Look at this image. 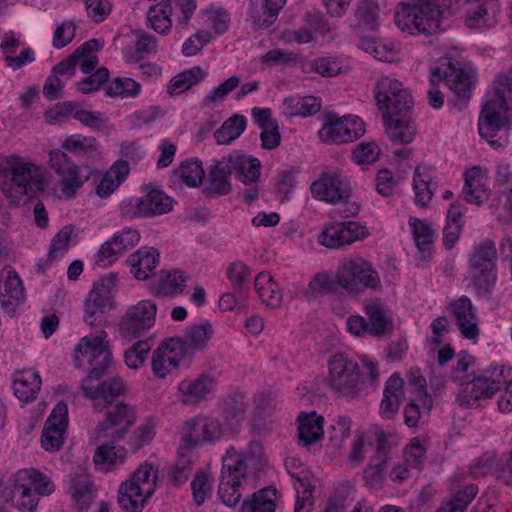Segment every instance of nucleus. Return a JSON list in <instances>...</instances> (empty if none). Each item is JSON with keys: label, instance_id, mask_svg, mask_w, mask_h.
<instances>
[{"label": "nucleus", "instance_id": "nucleus-21", "mask_svg": "<svg viewBox=\"0 0 512 512\" xmlns=\"http://www.w3.org/2000/svg\"><path fill=\"white\" fill-rule=\"evenodd\" d=\"M444 80L449 89L462 100L470 98L472 90V76L461 67L448 61L442 67L436 68L431 74V82L435 84Z\"/></svg>", "mask_w": 512, "mask_h": 512}, {"label": "nucleus", "instance_id": "nucleus-60", "mask_svg": "<svg viewBox=\"0 0 512 512\" xmlns=\"http://www.w3.org/2000/svg\"><path fill=\"white\" fill-rule=\"evenodd\" d=\"M351 424V418L348 416H338L333 420L329 437L335 447L341 448L343 442L350 436Z\"/></svg>", "mask_w": 512, "mask_h": 512}, {"label": "nucleus", "instance_id": "nucleus-20", "mask_svg": "<svg viewBox=\"0 0 512 512\" xmlns=\"http://www.w3.org/2000/svg\"><path fill=\"white\" fill-rule=\"evenodd\" d=\"M376 453L363 469L362 477L365 484L371 488L382 487L386 480V470L391 459L392 446L388 434L378 431L375 436Z\"/></svg>", "mask_w": 512, "mask_h": 512}, {"label": "nucleus", "instance_id": "nucleus-26", "mask_svg": "<svg viewBox=\"0 0 512 512\" xmlns=\"http://www.w3.org/2000/svg\"><path fill=\"white\" fill-rule=\"evenodd\" d=\"M487 177L480 167H473L465 172L463 199L470 204L481 205L489 199L490 190L486 185Z\"/></svg>", "mask_w": 512, "mask_h": 512}, {"label": "nucleus", "instance_id": "nucleus-30", "mask_svg": "<svg viewBox=\"0 0 512 512\" xmlns=\"http://www.w3.org/2000/svg\"><path fill=\"white\" fill-rule=\"evenodd\" d=\"M286 0H251L250 18L255 29L271 26L277 19Z\"/></svg>", "mask_w": 512, "mask_h": 512}, {"label": "nucleus", "instance_id": "nucleus-34", "mask_svg": "<svg viewBox=\"0 0 512 512\" xmlns=\"http://www.w3.org/2000/svg\"><path fill=\"white\" fill-rule=\"evenodd\" d=\"M228 159L232 171L244 184L254 183L259 179L261 168L259 159L238 153L229 155Z\"/></svg>", "mask_w": 512, "mask_h": 512}, {"label": "nucleus", "instance_id": "nucleus-42", "mask_svg": "<svg viewBox=\"0 0 512 512\" xmlns=\"http://www.w3.org/2000/svg\"><path fill=\"white\" fill-rule=\"evenodd\" d=\"M186 278L182 271L161 272L155 283L152 284V290L158 295H174L181 293L184 289Z\"/></svg>", "mask_w": 512, "mask_h": 512}, {"label": "nucleus", "instance_id": "nucleus-63", "mask_svg": "<svg viewBox=\"0 0 512 512\" xmlns=\"http://www.w3.org/2000/svg\"><path fill=\"white\" fill-rule=\"evenodd\" d=\"M367 445H371L369 439L363 433H356L348 454V462L351 467L359 466L364 462L366 458L365 447Z\"/></svg>", "mask_w": 512, "mask_h": 512}, {"label": "nucleus", "instance_id": "nucleus-37", "mask_svg": "<svg viewBox=\"0 0 512 512\" xmlns=\"http://www.w3.org/2000/svg\"><path fill=\"white\" fill-rule=\"evenodd\" d=\"M129 171L130 167L127 161H116L98 184L96 188L97 195L103 199L109 197L125 180Z\"/></svg>", "mask_w": 512, "mask_h": 512}, {"label": "nucleus", "instance_id": "nucleus-51", "mask_svg": "<svg viewBox=\"0 0 512 512\" xmlns=\"http://www.w3.org/2000/svg\"><path fill=\"white\" fill-rule=\"evenodd\" d=\"M246 119L242 115H234L227 119L214 133L218 144H229L237 139L245 130Z\"/></svg>", "mask_w": 512, "mask_h": 512}, {"label": "nucleus", "instance_id": "nucleus-8", "mask_svg": "<svg viewBox=\"0 0 512 512\" xmlns=\"http://www.w3.org/2000/svg\"><path fill=\"white\" fill-rule=\"evenodd\" d=\"M246 457L234 447L222 458V471L217 495L227 507L236 506L242 496L240 488L247 482Z\"/></svg>", "mask_w": 512, "mask_h": 512}, {"label": "nucleus", "instance_id": "nucleus-28", "mask_svg": "<svg viewBox=\"0 0 512 512\" xmlns=\"http://www.w3.org/2000/svg\"><path fill=\"white\" fill-rule=\"evenodd\" d=\"M451 309L461 334L467 339H476L479 335V327L470 299L462 296L452 303Z\"/></svg>", "mask_w": 512, "mask_h": 512}, {"label": "nucleus", "instance_id": "nucleus-64", "mask_svg": "<svg viewBox=\"0 0 512 512\" xmlns=\"http://www.w3.org/2000/svg\"><path fill=\"white\" fill-rule=\"evenodd\" d=\"M495 99L504 100L512 104V70L506 74L499 75L494 81Z\"/></svg>", "mask_w": 512, "mask_h": 512}, {"label": "nucleus", "instance_id": "nucleus-50", "mask_svg": "<svg viewBox=\"0 0 512 512\" xmlns=\"http://www.w3.org/2000/svg\"><path fill=\"white\" fill-rule=\"evenodd\" d=\"M157 39L148 33L137 34V39L133 46H127L124 50V56L128 62L137 61L143 57V54H153L157 52Z\"/></svg>", "mask_w": 512, "mask_h": 512}, {"label": "nucleus", "instance_id": "nucleus-18", "mask_svg": "<svg viewBox=\"0 0 512 512\" xmlns=\"http://www.w3.org/2000/svg\"><path fill=\"white\" fill-rule=\"evenodd\" d=\"M222 434L221 421L206 414H198L183 425V439L189 447L215 442L221 438Z\"/></svg>", "mask_w": 512, "mask_h": 512}, {"label": "nucleus", "instance_id": "nucleus-52", "mask_svg": "<svg viewBox=\"0 0 512 512\" xmlns=\"http://www.w3.org/2000/svg\"><path fill=\"white\" fill-rule=\"evenodd\" d=\"M465 25L469 29H482L493 25L487 11L486 2L473 1L472 4L466 0Z\"/></svg>", "mask_w": 512, "mask_h": 512}, {"label": "nucleus", "instance_id": "nucleus-3", "mask_svg": "<svg viewBox=\"0 0 512 512\" xmlns=\"http://www.w3.org/2000/svg\"><path fill=\"white\" fill-rule=\"evenodd\" d=\"M2 166L0 170L11 175V180L3 183L2 191L12 204H19L25 196L43 190L44 173L35 163L11 155L4 158Z\"/></svg>", "mask_w": 512, "mask_h": 512}, {"label": "nucleus", "instance_id": "nucleus-40", "mask_svg": "<svg viewBox=\"0 0 512 512\" xmlns=\"http://www.w3.org/2000/svg\"><path fill=\"white\" fill-rule=\"evenodd\" d=\"M409 225L419 252L424 258L430 256L436 239V231L432 226L418 218H410Z\"/></svg>", "mask_w": 512, "mask_h": 512}, {"label": "nucleus", "instance_id": "nucleus-17", "mask_svg": "<svg viewBox=\"0 0 512 512\" xmlns=\"http://www.w3.org/2000/svg\"><path fill=\"white\" fill-rule=\"evenodd\" d=\"M366 225L356 221L332 222L324 225L318 242L331 249H337L363 240L369 236Z\"/></svg>", "mask_w": 512, "mask_h": 512}, {"label": "nucleus", "instance_id": "nucleus-23", "mask_svg": "<svg viewBox=\"0 0 512 512\" xmlns=\"http://www.w3.org/2000/svg\"><path fill=\"white\" fill-rule=\"evenodd\" d=\"M216 387V380L208 374L184 379L177 387L179 401L187 406H196L206 401Z\"/></svg>", "mask_w": 512, "mask_h": 512}, {"label": "nucleus", "instance_id": "nucleus-11", "mask_svg": "<svg viewBox=\"0 0 512 512\" xmlns=\"http://www.w3.org/2000/svg\"><path fill=\"white\" fill-rule=\"evenodd\" d=\"M375 98L383 117L408 113L413 107V98L403 83L388 76L381 77L375 86Z\"/></svg>", "mask_w": 512, "mask_h": 512}, {"label": "nucleus", "instance_id": "nucleus-39", "mask_svg": "<svg viewBox=\"0 0 512 512\" xmlns=\"http://www.w3.org/2000/svg\"><path fill=\"white\" fill-rule=\"evenodd\" d=\"M207 76V72L199 66H194L177 75H175L167 86V94L169 96L180 95L194 85L200 83Z\"/></svg>", "mask_w": 512, "mask_h": 512}, {"label": "nucleus", "instance_id": "nucleus-43", "mask_svg": "<svg viewBox=\"0 0 512 512\" xmlns=\"http://www.w3.org/2000/svg\"><path fill=\"white\" fill-rule=\"evenodd\" d=\"M449 378L460 386L470 385L475 379V359L467 353H459L452 365Z\"/></svg>", "mask_w": 512, "mask_h": 512}, {"label": "nucleus", "instance_id": "nucleus-32", "mask_svg": "<svg viewBox=\"0 0 512 512\" xmlns=\"http://www.w3.org/2000/svg\"><path fill=\"white\" fill-rule=\"evenodd\" d=\"M41 383V377L37 371L32 369L20 371L14 378V394L22 402H32L37 397Z\"/></svg>", "mask_w": 512, "mask_h": 512}, {"label": "nucleus", "instance_id": "nucleus-2", "mask_svg": "<svg viewBox=\"0 0 512 512\" xmlns=\"http://www.w3.org/2000/svg\"><path fill=\"white\" fill-rule=\"evenodd\" d=\"M363 371L358 362L346 353L332 354L327 362V385L336 394L355 399L360 396L365 383L374 385L379 380L377 363L367 356H361Z\"/></svg>", "mask_w": 512, "mask_h": 512}, {"label": "nucleus", "instance_id": "nucleus-47", "mask_svg": "<svg viewBox=\"0 0 512 512\" xmlns=\"http://www.w3.org/2000/svg\"><path fill=\"white\" fill-rule=\"evenodd\" d=\"M171 13L172 7H170V4L165 2V0H161L148 10L147 20L149 26L160 34L170 31L172 27Z\"/></svg>", "mask_w": 512, "mask_h": 512}, {"label": "nucleus", "instance_id": "nucleus-36", "mask_svg": "<svg viewBox=\"0 0 512 512\" xmlns=\"http://www.w3.org/2000/svg\"><path fill=\"white\" fill-rule=\"evenodd\" d=\"M278 503L276 488L269 486L254 492L244 500L241 512H275Z\"/></svg>", "mask_w": 512, "mask_h": 512}, {"label": "nucleus", "instance_id": "nucleus-12", "mask_svg": "<svg viewBox=\"0 0 512 512\" xmlns=\"http://www.w3.org/2000/svg\"><path fill=\"white\" fill-rule=\"evenodd\" d=\"M364 133L365 124L358 116L340 117L335 113H326L318 135L323 143L344 144L359 139Z\"/></svg>", "mask_w": 512, "mask_h": 512}, {"label": "nucleus", "instance_id": "nucleus-44", "mask_svg": "<svg viewBox=\"0 0 512 512\" xmlns=\"http://www.w3.org/2000/svg\"><path fill=\"white\" fill-rule=\"evenodd\" d=\"M61 147L70 153L86 158H93L98 154V143L96 139L81 134L68 136L62 142Z\"/></svg>", "mask_w": 512, "mask_h": 512}, {"label": "nucleus", "instance_id": "nucleus-16", "mask_svg": "<svg viewBox=\"0 0 512 512\" xmlns=\"http://www.w3.org/2000/svg\"><path fill=\"white\" fill-rule=\"evenodd\" d=\"M511 110L512 104L503 99L492 98L483 106L478 122L479 133L491 145L501 146V143L493 138L498 131L507 128Z\"/></svg>", "mask_w": 512, "mask_h": 512}, {"label": "nucleus", "instance_id": "nucleus-7", "mask_svg": "<svg viewBox=\"0 0 512 512\" xmlns=\"http://www.w3.org/2000/svg\"><path fill=\"white\" fill-rule=\"evenodd\" d=\"M335 279L351 295H358L364 289H382L379 273L370 261L360 256L344 259L336 271Z\"/></svg>", "mask_w": 512, "mask_h": 512}, {"label": "nucleus", "instance_id": "nucleus-35", "mask_svg": "<svg viewBox=\"0 0 512 512\" xmlns=\"http://www.w3.org/2000/svg\"><path fill=\"white\" fill-rule=\"evenodd\" d=\"M298 437L301 444L309 446L322 439L324 434L323 417L315 412L299 415Z\"/></svg>", "mask_w": 512, "mask_h": 512}, {"label": "nucleus", "instance_id": "nucleus-55", "mask_svg": "<svg viewBox=\"0 0 512 512\" xmlns=\"http://www.w3.org/2000/svg\"><path fill=\"white\" fill-rule=\"evenodd\" d=\"M477 493L478 487L475 484L465 485L455 491L452 498L443 506L448 512H464Z\"/></svg>", "mask_w": 512, "mask_h": 512}, {"label": "nucleus", "instance_id": "nucleus-29", "mask_svg": "<svg viewBox=\"0 0 512 512\" xmlns=\"http://www.w3.org/2000/svg\"><path fill=\"white\" fill-rule=\"evenodd\" d=\"M160 255L155 248H141L127 259L130 272L140 281H146L155 275Z\"/></svg>", "mask_w": 512, "mask_h": 512}, {"label": "nucleus", "instance_id": "nucleus-6", "mask_svg": "<svg viewBox=\"0 0 512 512\" xmlns=\"http://www.w3.org/2000/svg\"><path fill=\"white\" fill-rule=\"evenodd\" d=\"M158 470L145 462L120 484L118 503L126 512H141L156 488Z\"/></svg>", "mask_w": 512, "mask_h": 512}, {"label": "nucleus", "instance_id": "nucleus-25", "mask_svg": "<svg viewBox=\"0 0 512 512\" xmlns=\"http://www.w3.org/2000/svg\"><path fill=\"white\" fill-rule=\"evenodd\" d=\"M25 298V289L17 272L5 268L0 277V303L2 308L13 310Z\"/></svg>", "mask_w": 512, "mask_h": 512}, {"label": "nucleus", "instance_id": "nucleus-13", "mask_svg": "<svg viewBox=\"0 0 512 512\" xmlns=\"http://www.w3.org/2000/svg\"><path fill=\"white\" fill-rule=\"evenodd\" d=\"M48 162L51 170L61 178V192L68 198L73 197L75 192L89 179V167L75 164L61 149L51 150Z\"/></svg>", "mask_w": 512, "mask_h": 512}, {"label": "nucleus", "instance_id": "nucleus-41", "mask_svg": "<svg viewBox=\"0 0 512 512\" xmlns=\"http://www.w3.org/2000/svg\"><path fill=\"white\" fill-rule=\"evenodd\" d=\"M254 287L260 299L268 306L277 308L282 302V294L279 291L278 284L274 282L268 272H261L257 275Z\"/></svg>", "mask_w": 512, "mask_h": 512}, {"label": "nucleus", "instance_id": "nucleus-57", "mask_svg": "<svg viewBox=\"0 0 512 512\" xmlns=\"http://www.w3.org/2000/svg\"><path fill=\"white\" fill-rule=\"evenodd\" d=\"M150 340H141L125 352V363L129 368L138 369L143 366L151 350Z\"/></svg>", "mask_w": 512, "mask_h": 512}, {"label": "nucleus", "instance_id": "nucleus-4", "mask_svg": "<svg viewBox=\"0 0 512 512\" xmlns=\"http://www.w3.org/2000/svg\"><path fill=\"white\" fill-rule=\"evenodd\" d=\"M440 5L438 0H416L408 3L396 12L395 22L402 31L412 35L436 34L440 31L442 17L446 12Z\"/></svg>", "mask_w": 512, "mask_h": 512}, {"label": "nucleus", "instance_id": "nucleus-62", "mask_svg": "<svg viewBox=\"0 0 512 512\" xmlns=\"http://www.w3.org/2000/svg\"><path fill=\"white\" fill-rule=\"evenodd\" d=\"M241 80L237 76H231L223 83L215 87L209 94H207L203 99L204 106H210L211 104H215L224 100V98L236 89Z\"/></svg>", "mask_w": 512, "mask_h": 512}, {"label": "nucleus", "instance_id": "nucleus-10", "mask_svg": "<svg viewBox=\"0 0 512 512\" xmlns=\"http://www.w3.org/2000/svg\"><path fill=\"white\" fill-rule=\"evenodd\" d=\"M312 195L324 202L343 204V210H333L334 215L348 218L356 215L360 208L355 202H349L350 189L346 181L337 172H322L310 187Z\"/></svg>", "mask_w": 512, "mask_h": 512}, {"label": "nucleus", "instance_id": "nucleus-45", "mask_svg": "<svg viewBox=\"0 0 512 512\" xmlns=\"http://www.w3.org/2000/svg\"><path fill=\"white\" fill-rule=\"evenodd\" d=\"M284 105L288 115L307 117L320 111L321 100L314 96H293L285 98Z\"/></svg>", "mask_w": 512, "mask_h": 512}, {"label": "nucleus", "instance_id": "nucleus-53", "mask_svg": "<svg viewBox=\"0 0 512 512\" xmlns=\"http://www.w3.org/2000/svg\"><path fill=\"white\" fill-rule=\"evenodd\" d=\"M175 174L190 187L199 186L205 176L202 163L199 160H187L175 170Z\"/></svg>", "mask_w": 512, "mask_h": 512}, {"label": "nucleus", "instance_id": "nucleus-9", "mask_svg": "<svg viewBox=\"0 0 512 512\" xmlns=\"http://www.w3.org/2000/svg\"><path fill=\"white\" fill-rule=\"evenodd\" d=\"M497 250L490 239L475 244L469 259L473 285L478 296L489 297L497 280Z\"/></svg>", "mask_w": 512, "mask_h": 512}, {"label": "nucleus", "instance_id": "nucleus-22", "mask_svg": "<svg viewBox=\"0 0 512 512\" xmlns=\"http://www.w3.org/2000/svg\"><path fill=\"white\" fill-rule=\"evenodd\" d=\"M137 418L134 406L120 402L106 412V422L99 427L101 431H105L104 436L119 440L135 424Z\"/></svg>", "mask_w": 512, "mask_h": 512}, {"label": "nucleus", "instance_id": "nucleus-46", "mask_svg": "<svg viewBox=\"0 0 512 512\" xmlns=\"http://www.w3.org/2000/svg\"><path fill=\"white\" fill-rule=\"evenodd\" d=\"M431 185L430 170L426 167L417 166L413 176V189L417 205L425 207L431 201L433 197Z\"/></svg>", "mask_w": 512, "mask_h": 512}, {"label": "nucleus", "instance_id": "nucleus-31", "mask_svg": "<svg viewBox=\"0 0 512 512\" xmlns=\"http://www.w3.org/2000/svg\"><path fill=\"white\" fill-rule=\"evenodd\" d=\"M386 123V131L389 138L397 143H411L416 135L417 129L415 122L407 116L391 115L384 117Z\"/></svg>", "mask_w": 512, "mask_h": 512}, {"label": "nucleus", "instance_id": "nucleus-58", "mask_svg": "<svg viewBox=\"0 0 512 512\" xmlns=\"http://www.w3.org/2000/svg\"><path fill=\"white\" fill-rule=\"evenodd\" d=\"M141 85L132 78H116L108 86L110 96L135 97L140 93Z\"/></svg>", "mask_w": 512, "mask_h": 512}, {"label": "nucleus", "instance_id": "nucleus-5", "mask_svg": "<svg viewBox=\"0 0 512 512\" xmlns=\"http://www.w3.org/2000/svg\"><path fill=\"white\" fill-rule=\"evenodd\" d=\"M55 487L48 476L34 469H20L13 475L11 502L21 512H35L39 496L50 495Z\"/></svg>", "mask_w": 512, "mask_h": 512}, {"label": "nucleus", "instance_id": "nucleus-61", "mask_svg": "<svg viewBox=\"0 0 512 512\" xmlns=\"http://www.w3.org/2000/svg\"><path fill=\"white\" fill-rule=\"evenodd\" d=\"M365 312L371 322V333L378 335L387 326V318L384 306L378 301H372L365 306Z\"/></svg>", "mask_w": 512, "mask_h": 512}, {"label": "nucleus", "instance_id": "nucleus-38", "mask_svg": "<svg viewBox=\"0 0 512 512\" xmlns=\"http://www.w3.org/2000/svg\"><path fill=\"white\" fill-rule=\"evenodd\" d=\"M213 334L214 330L209 322L187 328L185 338L182 339L187 348V357L205 349Z\"/></svg>", "mask_w": 512, "mask_h": 512}, {"label": "nucleus", "instance_id": "nucleus-49", "mask_svg": "<svg viewBox=\"0 0 512 512\" xmlns=\"http://www.w3.org/2000/svg\"><path fill=\"white\" fill-rule=\"evenodd\" d=\"M355 17L360 26L376 30L380 24V8L377 0H358Z\"/></svg>", "mask_w": 512, "mask_h": 512}, {"label": "nucleus", "instance_id": "nucleus-27", "mask_svg": "<svg viewBox=\"0 0 512 512\" xmlns=\"http://www.w3.org/2000/svg\"><path fill=\"white\" fill-rule=\"evenodd\" d=\"M231 173L232 169L228 157L215 160L209 168L206 193L211 197L228 194L231 191Z\"/></svg>", "mask_w": 512, "mask_h": 512}, {"label": "nucleus", "instance_id": "nucleus-14", "mask_svg": "<svg viewBox=\"0 0 512 512\" xmlns=\"http://www.w3.org/2000/svg\"><path fill=\"white\" fill-rule=\"evenodd\" d=\"M173 199L164 191L152 187H146V194L132 201L123 202L120 206L121 215L126 218L149 217L170 212L173 208Z\"/></svg>", "mask_w": 512, "mask_h": 512}, {"label": "nucleus", "instance_id": "nucleus-33", "mask_svg": "<svg viewBox=\"0 0 512 512\" xmlns=\"http://www.w3.org/2000/svg\"><path fill=\"white\" fill-rule=\"evenodd\" d=\"M403 385L404 381L398 375H392L387 380L380 403V414L383 418L391 419L397 413L404 395Z\"/></svg>", "mask_w": 512, "mask_h": 512}, {"label": "nucleus", "instance_id": "nucleus-59", "mask_svg": "<svg viewBox=\"0 0 512 512\" xmlns=\"http://www.w3.org/2000/svg\"><path fill=\"white\" fill-rule=\"evenodd\" d=\"M380 152L375 142H362L353 150L352 159L358 165H370L378 159Z\"/></svg>", "mask_w": 512, "mask_h": 512}, {"label": "nucleus", "instance_id": "nucleus-54", "mask_svg": "<svg viewBox=\"0 0 512 512\" xmlns=\"http://www.w3.org/2000/svg\"><path fill=\"white\" fill-rule=\"evenodd\" d=\"M202 14L207 26L217 34H222L228 30L230 15L223 7L212 4Z\"/></svg>", "mask_w": 512, "mask_h": 512}, {"label": "nucleus", "instance_id": "nucleus-15", "mask_svg": "<svg viewBox=\"0 0 512 512\" xmlns=\"http://www.w3.org/2000/svg\"><path fill=\"white\" fill-rule=\"evenodd\" d=\"M157 306L151 300H142L130 306L123 315L119 331L126 339H135L144 335L155 324Z\"/></svg>", "mask_w": 512, "mask_h": 512}, {"label": "nucleus", "instance_id": "nucleus-24", "mask_svg": "<svg viewBox=\"0 0 512 512\" xmlns=\"http://www.w3.org/2000/svg\"><path fill=\"white\" fill-rule=\"evenodd\" d=\"M68 425V409L65 403H58L45 422L41 436L42 447L47 451L59 450Z\"/></svg>", "mask_w": 512, "mask_h": 512}, {"label": "nucleus", "instance_id": "nucleus-48", "mask_svg": "<svg viewBox=\"0 0 512 512\" xmlns=\"http://www.w3.org/2000/svg\"><path fill=\"white\" fill-rule=\"evenodd\" d=\"M72 497L77 502L80 510L88 508L93 500V489L90 477L81 471L75 473L71 479Z\"/></svg>", "mask_w": 512, "mask_h": 512}, {"label": "nucleus", "instance_id": "nucleus-19", "mask_svg": "<svg viewBox=\"0 0 512 512\" xmlns=\"http://www.w3.org/2000/svg\"><path fill=\"white\" fill-rule=\"evenodd\" d=\"M187 357V348L182 338L173 337L163 341L153 352L151 366L153 374L164 379Z\"/></svg>", "mask_w": 512, "mask_h": 512}, {"label": "nucleus", "instance_id": "nucleus-1", "mask_svg": "<svg viewBox=\"0 0 512 512\" xmlns=\"http://www.w3.org/2000/svg\"><path fill=\"white\" fill-rule=\"evenodd\" d=\"M106 338L105 331L83 337L74 349V363L78 368L85 365L91 368L81 383L84 396L93 401L103 400L105 403H111L124 394L125 384L118 376L98 382L109 372L112 365V354Z\"/></svg>", "mask_w": 512, "mask_h": 512}, {"label": "nucleus", "instance_id": "nucleus-56", "mask_svg": "<svg viewBox=\"0 0 512 512\" xmlns=\"http://www.w3.org/2000/svg\"><path fill=\"white\" fill-rule=\"evenodd\" d=\"M126 456L124 448H116L107 444L99 446L94 454L93 460L96 465H107L108 467L121 463Z\"/></svg>", "mask_w": 512, "mask_h": 512}]
</instances>
